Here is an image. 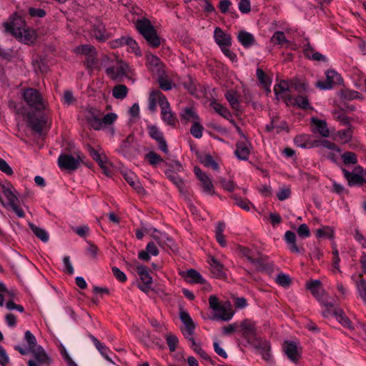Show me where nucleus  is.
<instances>
[{
	"label": "nucleus",
	"instance_id": "nucleus-1",
	"mask_svg": "<svg viewBox=\"0 0 366 366\" xmlns=\"http://www.w3.org/2000/svg\"><path fill=\"white\" fill-rule=\"evenodd\" d=\"M136 28L150 46L153 48L159 46L161 44L160 38L149 20L147 19L137 20L136 22Z\"/></svg>",
	"mask_w": 366,
	"mask_h": 366
},
{
	"label": "nucleus",
	"instance_id": "nucleus-2",
	"mask_svg": "<svg viewBox=\"0 0 366 366\" xmlns=\"http://www.w3.org/2000/svg\"><path fill=\"white\" fill-rule=\"evenodd\" d=\"M22 97L26 104L37 112L45 111L48 103L40 92L34 88H26L22 91Z\"/></svg>",
	"mask_w": 366,
	"mask_h": 366
},
{
	"label": "nucleus",
	"instance_id": "nucleus-3",
	"mask_svg": "<svg viewBox=\"0 0 366 366\" xmlns=\"http://www.w3.org/2000/svg\"><path fill=\"white\" fill-rule=\"evenodd\" d=\"M126 264L132 267L138 273L142 284L139 285V288L144 292L148 293L152 289V278L149 273L148 268L143 265H139L134 260L132 264L126 262Z\"/></svg>",
	"mask_w": 366,
	"mask_h": 366
},
{
	"label": "nucleus",
	"instance_id": "nucleus-4",
	"mask_svg": "<svg viewBox=\"0 0 366 366\" xmlns=\"http://www.w3.org/2000/svg\"><path fill=\"white\" fill-rule=\"evenodd\" d=\"M239 327L242 332V336L247 340L248 343L253 345L257 342V341L261 338L257 335L254 322L245 319L240 322Z\"/></svg>",
	"mask_w": 366,
	"mask_h": 366
},
{
	"label": "nucleus",
	"instance_id": "nucleus-5",
	"mask_svg": "<svg viewBox=\"0 0 366 366\" xmlns=\"http://www.w3.org/2000/svg\"><path fill=\"white\" fill-rule=\"evenodd\" d=\"M3 26L5 33L14 37L17 34H20L21 31L25 29V21L21 17L14 15L9 18V21L3 24Z\"/></svg>",
	"mask_w": 366,
	"mask_h": 366
},
{
	"label": "nucleus",
	"instance_id": "nucleus-6",
	"mask_svg": "<svg viewBox=\"0 0 366 366\" xmlns=\"http://www.w3.org/2000/svg\"><path fill=\"white\" fill-rule=\"evenodd\" d=\"M342 81V79L337 72L328 70L326 72V80L317 81L316 86L322 90L330 89L335 84H340Z\"/></svg>",
	"mask_w": 366,
	"mask_h": 366
},
{
	"label": "nucleus",
	"instance_id": "nucleus-7",
	"mask_svg": "<svg viewBox=\"0 0 366 366\" xmlns=\"http://www.w3.org/2000/svg\"><path fill=\"white\" fill-rule=\"evenodd\" d=\"M58 164L61 169L74 171L79 167L80 161L71 154H61L58 159Z\"/></svg>",
	"mask_w": 366,
	"mask_h": 366
},
{
	"label": "nucleus",
	"instance_id": "nucleus-8",
	"mask_svg": "<svg viewBox=\"0 0 366 366\" xmlns=\"http://www.w3.org/2000/svg\"><path fill=\"white\" fill-rule=\"evenodd\" d=\"M148 131L149 136L157 142L159 149L164 153L167 154L169 149L163 133L154 125L149 126Z\"/></svg>",
	"mask_w": 366,
	"mask_h": 366
},
{
	"label": "nucleus",
	"instance_id": "nucleus-9",
	"mask_svg": "<svg viewBox=\"0 0 366 366\" xmlns=\"http://www.w3.org/2000/svg\"><path fill=\"white\" fill-rule=\"evenodd\" d=\"M194 173L201 182V187L204 192L213 195L214 194V186L209 177L199 167H194Z\"/></svg>",
	"mask_w": 366,
	"mask_h": 366
},
{
	"label": "nucleus",
	"instance_id": "nucleus-10",
	"mask_svg": "<svg viewBox=\"0 0 366 366\" xmlns=\"http://www.w3.org/2000/svg\"><path fill=\"white\" fill-rule=\"evenodd\" d=\"M128 69L127 64L121 61H118L117 65L108 67L106 72L112 79H117L125 76Z\"/></svg>",
	"mask_w": 366,
	"mask_h": 366
},
{
	"label": "nucleus",
	"instance_id": "nucleus-11",
	"mask_svg": "<svg viewBox=\"0 0 366 366\" xmlns=\"http://www.w3.org/2000/svg\"><path fill=\"white\" fill-rule=\"evenodd\" d=\"M285 101L287 104L295 105L302 109H312L310 106L309 99L305 95H297L295 98H293L290 94H286L284 96Z\"/></svg>",
	"mask_w": 366,
	"mask_h": 366
},
{
	"label": "nucleus",
	"instance_id": "nucleus-12",
	"mask_svg": "<svg viewBox=\"0 0 366 366\" xmlns=\"http://www.w3.org/2000/svg\"><path fill=\"white\" fill-rule=\"evenodd\" d=\"M161 115L162 120L168 125L174 127L177 122V118L172 112L169 102L161 104Z\"/></svg>",
	"mask_w": 366,
	"mask_h": 366
},
{
	"label": "nucleus",
	"instance_id": "nucleus-13",
	"mask_svg": "<svg viewBox=\"0 0 366 366\" xmlns=\"http://www.w3.org/2000/svg\"><path fill=\"white\" fill-rule=\"evenodd\" d=\"M214 38L219 48L232 45V39L231 35L224 31L220 27L214 29Z\"/></svg>",
	"mask_w": 366,
	"mask_h": 366
},
{
	"label": "nucleus",
	"instance_id": "nucleus-14",
	"mask_svg": "<svg viewBox=\"0 0 366 366\" xmlns=\"http://www.w3.org/2000/svg\"><path fill=\"white\" fill-rule=\"evenodd\" d=\"M285 240L288 245V248L292 253L303 254L305 250L304 247H299L297 244V237L295 232L292 231H287L284 236Z\"/></svg>",
	"mask_w": 366,
	"mask_h": 366
},
{
	"label": "nucleus",
	"instance_id": "nucleus-15",
	"mask_svg": "<svg viewBox=\"0 0 366 366\" xmlns=\"http://www.w3.org/2000/svg\"><path fill=\"white\" fill-rule=\"evenodd\" d=\"M168 102L166 97L159 90H152L149 93V109L154 112L157 110V102L161 107V104Z\"/></svg>",
	"mask_w": 366,
	"mask_h": 366
},
{
	"label": "nucleus",
	"instance_id": "nucleus-16",
	"mask_svg": "<svg viewBox=\"0 0 366 366\" xmlns=\"http://www.w3.org/2000/svg\"><path fill=\"white\" fill-rule=\"evenodd\" d=\"M283 348L286 355L291 361L295 363L299 361L300 352L298 351L297 345L294 342L286 341Z\"/></svg>",
	"mask_w": 366,
	"mask_h": 366
},
{
	"label": "nucleus",
	"instance_id": "nucleus-17",
	"mask_svg": "<svg viewBox=\"0 0 366 366\" xmlns=\"http://www.w3.org/2000/svg\"><path fill=\"white\" fill-rule=\"evenodd\" d=\"M249 143L247 139L243 142H237L234 152L237 157L240 160H247L250 154Z\"/></svg>",
	"mask_w": 366,
	"mask_h": 366
},
{
	"label": "nucleus",
	"instance_id": "nucleus-18",
	"mask_svg": "<svg viewBox=\"0 0 366 366\" xmlns=\"http://www.w3.org/2000/svg\"><path fill=\"white\" fill-rule=\"evenodd\" d=\"M179 117L182 123L184 124L199 120V117L194 108L190 107L183 108L179 114Z\"/></svg>",
	"mask_w": 366,
	"mask_h": 366
},
{
	"label": "nucleus",
	"instance_id": "nucleus-19",
	"mask_svg": "<svg viewBox=\"0 0 366 366\" xmlns=\"http://www.w3.org/2000/svg\"><path fill=\"white\" fill-rule=\"evenodd\" d=\"M182 275L184 277L185 280L189 283L204 284L205 282V280L202 277L201 274L194 269H190L186 272H183Z\"/></svg>",
	"mask_w": 366,
	"mask_h": 366
},
{
	"label": "nucleus",
	"instance_id": "nucleus-20",
	"mask_svg": "<svg viewBox=\"0 0 366 366\" xmlns=\"http://www.w3.org/2000/svg\"><path fill=\"white\" fill-rule=\"evenodd\" d=\"M34 355L35 360L39 364L49 365L51 363V358L47 355L43 347L40 345L31 348L29 350Z\"/></svg>",
	"mask_w": 366,
	"mask_h": 366
},
{
	"label": "nucleus",
	"instance_id": "nucleus-21",
	"mask_svg": "<svg viewBox=\"0 0 366 366\" xmlns=\"http://www.w3.org/2000/svg\"><path fill=\"white\" fill-rule=\"evenodd\" d=\"M257 342L254 343L252 345L259 350V352L262 357V358L266 360L269 361L271 359V354L269 352L270 351V345L269 343L260 338L257 341Z\"/></svg>",
	"mask_w": 366,
	"mask_h": 366
},
{
	"label": "nucleus",
	"instance_id": "nucleus-22",
	"mask_svg": "<svg viewBox=\"0 0 366 366\" xmlns=\"http://www.w3.org/2000/svg\"><path fill=\"white\" fill-rule=\"evenodd\" d=\"M257 342L254 343L252 345L259 350V352L262 357V358L266 360L269 361L271 359V354L269 352L270 351V345L269 343L260 338L257 341Z\"/></svg>",
	"mask_w": 366,
	"mask_h": 366
},
{
	"label": "nucleus",
	"instance_id": "nucleus-23",
	"mask_svg": "<svg viewBox=\"0 0 366 366\" xmlns=\"http://www.w3.org/2000/svg\"><path fill=\"white\" fill-rule=\"evenodd\" d=\"M321 285L320 280H312L307 283V288L310 290L312 295L319 301L325 295V291L322 288Z\"/></svg>",
	"mask_w": 366,
	"mask_h": 366
},
{
	"label": "nucleus",
	"instance_id": "nucleus-24",
	"mask_svg": "<svg viewBox=\"0 0 366 366\" xmlns=\"http://www.w3.org/2000/svg\"><path fill=\"white\" fill-rule=\"evenodd\" d=\"M342 172L350 187L354 185H362L364 183H366V180L360 174L350 172L345 169H342Z\"/></svg>",
	"mask_w": 366,
	"mask_h": 366
},
{
	"label": "nucleus",
	"instance_id": "nucleus-25",
	"mask_svg": "<svg viewBox=\"0 0 366 366\" xmlns=\"http://www.w3.org/2000/svg\"><path fill=\"white\" fill-rule=\"evenodd\" d=\"M333 315L343 327L350 330H354L352 322L342 309H335Z\"/></svg>",
	"mask_w": 366,
	"mask_h": 366
},
{
	"label": "nucleus",
	"instance_id": "nucleus-26",
	"mask_svg": "<svg viewBox=\"0 0 366 366\" xmlns=\"http://www.w3.org/2000/svg\"><path fill=\"white\" fill-rule=\"evenodd\" d=\"M237 39L244 48H248L254 45L255 43L254 36L252 34L244 30L239 31Z\"/></svg>",
	"mask_w": 366,
	"mask_h": 366
},
{
	"label": "nucleus",
	"instance_id": "nucleus-27",
	"mask_svg": "<svg viewBox=\"0 0 366 366\" xmlns=\"http://www.w3.org/2000/svg\"><path fill=\"white\" fill-rule=\"evenodd\" d=\"M92 36L99 41H104L109 39V34L106 31L104 25L102 23H98L93 26Z\"/></svg>",
	"mask_w": 366,
	"mask_h": 366
},
{
	"label": "nucleus",
	"instance_id": "nucleus-28",
	"mask_svg": "<svg viewBox=\"0 0 366 366\" xmlns=\"http://www.w3.org/2000/svg\"><path fill=\"white\" fill-rule=\"evenodd\" d=\"M125 180L132 186L138 193H142L144 190L141 182L137 179V176L131 172H126L124 174Z\"/></svg>",
	"mask_w": 366,
	"mask_h": 366
},
{
	"label": "nucleus",
	"instance_id": "nucleus-29",
	"mask_svg": "<svg viewBox=\"0 0 366 366\" xmlns=\"http://www.w3.org/2000/svg\"><path fill=\"white\" fill-rule=\"evenodd\" d=\"M14 37L22 43L29 44L33 43L35 39V32L27 28L21 31L20 34H17Z\"/></svg>",
	"mask_w": 366,
	"mask_h": 366
},
{
	"label": "nucleus",
	"instance_id": "nucleus-30",
	"mask_svg": "<svg viewBox=\"0 0 366 366\" xmlns=\"http://www.w3.org/2000/svg\"><path fill=\"white\" fill-rule=\"evenodd\" d=\"M209 262L211 272L216 277L222 278L225 276L224 266L217 259L212 257Z\"/></svg>",
	"mask_w": 366,
	"mask_h": 366
},
{
	"label": "nucleus",
	"instance_id": "nucleus-31",
	"mask_svg": "<svg viewBox=\"0 0 366 366\" xmlns=\"http://www.w3.org/2000/svg\"><path fill=\"white\" fill-rule=\"evenodd\" d=\"M2 192L8 200V204H14V202H19V199L16 195L12 191L13 187L11 184L8 183L7 186L5 184H1Z\"/></svg>",
	"mask_w": 366,
	"mask_h": 366
},
{
	"label": "nucleus",
	"instance_id": "nucleus-32",
	"mask_svg": "<svg viewBox=\"0 0 366 366\" xmlns=\"http://www.w3.org/2000/svg\"><path fill=\"white\" fill-rule=\"evenodd\" d=\"M225 224L223 222H218L215 229V237L217 242L223 247L227 246V241L224 235Z\"/></svg>",
	"mask_w": 366,
	"mask_h": 366
},
{
	"label": "nucleus",
	"instance_id": "nucleus-33",
	"mask_svg": "<svg viewBox=\"0 0 366 366\" xmlns=\"http://www.w3.org/2000/svg\"><path fill=\"white\" fill-rule=\"evenodd\" d=\"M29 123L32 129L38 133H41L46 124V122L43 118H37L32 115L29 117Z\"/></svg>",
	"mask_w": 366,
	"mask_h": 366
},
{
	"label": "nucleus",
	"instance_id": "nucleus-34",
	"mask_svg": "<svg viewBox=\"0 0 366 366\" xmlns=\"http://www.w3.org/2000/svg\"><path fill=\"white\" fill-rule=\"evenodd\" d=\"M134 139V135L129 134L125 139L122 141L118 151L124 155L128 154L132 150Z\"/></svg>",
	"mask_w": 366,
	"mask_h": 366
},
{
	"label": "nucleus",
	"instance_id": "nucleus-35",
	"mask_svg": "<svg viewBox=\"0 0 366 366\" xmlns=\"http://www.w3.org/2000/svg\"><path fill=\"white\" fill-rule=\"evenodd\" d=\"M252 264L256 265L259 270H265L268 268L267 257L258 253V257L254 256Z\"/></svg>",
	"mask_w": 366,
	"mask_h": 366
},
{
	"label": "nucleus",
	"instance_id": "nucleus-36",
	"mask_svg": "<svg viewBox=\"0 0 366 366\" xmlns=\"http://www.w3.org/2000/svg\"><path fill=\"white\" fill-rule=\"evenodd\" d=\"M312 123L322 137H329L330 132L325 121L313 118Z\"/></svg>",
	"mask_w": 366,
	"mask_h": 366
},
{
	"label": "nucleus",
	"instance_id": "nucleus-37",
	"mask_svg": "<svg viewBox=\"0 0 366 366\" xmlns=\"http://www.w3.org/2000/svg\"><path fill=\"white\" fill-rule=\"evenodd\" d=\"M210 106L214 109V110L218 113L219 115L227 119H229L232 117V114L228 109L223 105L217 103V102H212L210 103Z\"/></svg>",
	"mask_w": 366,
	"mask_h": 366
},
{
	"label": "nucleus",
	"instance_id": "nucleus-38",
	"mask_svg": "<svg viewBox=\"0 0 366 366\" xmlns=\"http://www.w3.org/2000/svg\"><path fill=\"white\" fill-rule=\"evenodd\" d=\"M146 59L147 64L149 66L151 69H154L155 68L157 69V71L160 69L162 67V61L159 58H158L157 56L151 54L147 53L146 54Z\"/></svg>",
	"mask_w": 366,
	"mask_h": 366
},
{
	"label": "nucleus",
	"instance_id": "nucleus-39",
	"mask_svg": "<svg viewBox=\"0 0 366 366\" xmlns=\"http://www.w3.org/2000/svg\"><path fill=\"white\" fill-rule=\"evenodd\" d=\"M128 94V89L124 84H118L112 89V95L119 99H124Z\"/></svg>",
	"mask_w": 366,
	"mask_h": 366
},
{
	"label": "nucleus",
	"instance_id": "nucleus-40",
	"mask_svg": "<svg viewBox=\"0 0 366 366\" xmlns=\"http://www.w3.org/2000/svg\"><path fill=\"white\" fill-rule=\"evenodd\" d=\"M75 51L78 54H84L86 57L97 54L95 48L89 44L79 46L76 48Z\"/></svg>",
	"mask_w": 366,
	"mask_h": 366
},
{
	"label": "nucleus",
	"instance_id": "nucleus-41",
	"mask_svg": "<svg viewBox=\"0 0 366 366\" xmlns=\"http://www.w3.org/2000/svg\"><path fill=\"white\" fill-rule=\"evenodd\" d=\"M225 98L227 99L232 109L235 110H239V102L236 92H234V91H227L225 94Z\"/></svg>",
	"mask_w": 366,
	"mask_h": 366
},
{
	"label": "nucleus",
	"instance_id": "nucleus-42",
	"mask_svg": "<svg viewBox=\"0 0 366 366\" xmlns=\"http://www.w3.org/2000/svg\"><path fill=\"white\" fill-rule=\"evenodd\" d=\"M90 339L92 340L96 348L99 350V352L109 361H111V359L107 355V352L109 349L107 346L101 343L94 336L92 335H89Z\"/></svg>",
	"mask_w": 366,
	"mask_h": 366
},
{
	"label": "nucleus",
	"instance_id": "nucleus-43",
	"mask_svg": "<svg viewBox=\"0 0 366 366\" xmlns=\"http://www.w3.org/2000/svg\"><path fill=\"white\" fill-rule=\"evenodd\" d=\"M313 52V49L311 46H308V48L305 49L304 51V54L306 57L310 59H312L315 61H326L325 56H324L320 52Z\"/></svg>",
	"mask_w": 366,
	"mask_h": 366
},
{
	"label": "nucleus",
	"instance_id": "nucleus-44",
	"mask_svg": "<svg viewBox=\"0 0 366 366\" xmlns=\"http://www.w3.org/2000/svg\"><path fill=\"white\" fill-rule=\"evenodd\" d=\"M29 226L34 234L41 241L46 242L49 240V235L44 229L32 224H30Z\"/></svg>",
	"mask_w": 366,
	"mask_h": 366
},
{
	"label": "nucleus",
	"instance_id": "nucleus-45",
	"mask_svg": "<svg viewBox=\"0 0 366 366\" xmlns=\"http://www.w3.org/2000/svg\"><path fill=\"white\" fill-rule=\"evenodd\" d=\"M289 90V86L287 81H282L279 84H276L274 87V92L277 97L280 96L282 98H284V96L287 94L285 92Z\"/></svg>",
	"mask_w": 366,
	"mask_h": 366
},
{
	"label": "nucleus",
	"instance_id": "nucleus-46",
	"mask_svg": "<svg viewBox=\"0 0 366 366\" xmlns=\"http://www.w3.org/2000/svg\"><path fill=\"white\" fill-rule=\"evenodd\" d=\"M357 288L362 300L366 303V280L360 274V280L357 282Z\"/></svg>",
	"mask_w": 366,
	"mask_h": 366
},
{
	"label": "nucleus",
	"instance_id": "nucleus-47",
	"mask_svg": "<svg viewBox=\"0 0 366 366\" xmlns=\"http://www.w3.org/2000/svg\"><path fill=\"white\" fill-rule=\"evenodd\" d=\"M203 129L204 128L199 120H197L193 122L190 128V133L194 137L199 139L202 137Z\"/></svg>",
	"mask_w": 366,
	"mask_h": 366
},
{
	"label": "nucleus",
	"instance_id": "nucleus-48",
	"mask_svg": "<svg viewBox=\"0 0 366 366\" xmlns=\"http://www.w3.org/2000/svg\"><path fill=\"white\" fill-rule=\"evenodd\" d=\"M201 162L207 167H210L214 170L219 169V165L213 159V157L210 154L204 155L202 159Z\"/></svg>",
	"mask_w": 366,
	"mask_h": 366
},
{
	"label": "nucleus",
	"instance_id": "nucleus-49",
	"mask_svg": "<svg viewBox=\"0 0 366 366\" xmlns=\"http://www.w3.org/2000/svg\"><path fill=\"white\" fill-rule=\"evenodd\" d=\"M271 41L274 44L283 45L288 42L284 32L276 31L271 38Z\"/></svg>",
	"mask_w": 366,
	"mask_h": 366
},
{
	"label": "nucleus",
	"instance_id": "nucleus-50",
	"mask_svg": "<svg viewBox=\"0 0 366 366\" xmlns=\"http://www.w3.org/2000/svg\"><path fill=\"white\" fill-rule=\"evenodd\" d=\"M167 344L171 352H174L177 350L178 344V338L176 335L171 333L167 334L166 336Z\"/></svg>",
	"mask_w": 366,
	"mask_h": 366
},
{
	"label": "nucleus",
	"instance_id": "nucleus-51",
	"mask_svg": "<svg viewBox=\"0 0 366 366\" xmlns=\"http://www.w3.org/2000/svg\"><path fill=\"white\" fill-rule=\"evenodd\" d=\"M352 132L351 128L347 129L340 130L337 133L338 138L344 143L348 142L352 139Z\"/></svg>",
	"mask_w": 366,
	"mask_h": 366
},
{
	"label": "nucleus",
	"instance_id": "nucleus-52",
	"mask_svg": "<svg viewBox=\"0 0 366 366\" xmlns=\"http://www.w3.org/2000/svg\"><path fill=\"white\" fill-rule=\"evenodd\" d=\"M316 236L318 238L327 237L328 239H332L333 237V230L329 227L318 229L316 231Z\"/></svg>",
	"mask_w": 366,
	"mask_h": 366
},
{
	"label": "nucleus",
	"instance_id": "nucleus-53",
	"mask_svg": "<svg viewBox=\"0 0 366 366\" xmlns=\"http://www.w3.org/2000/svg\"><path fill=\"white\" fill-rule=\"evenodd\" d=\"M237 249L240 254L246 257L249 262L252 261V258L254 257V254L249 248L238 245Z\"/></svg>",
	"mask_w": 366,
	"mask_h": 366
},
{
	"label": "nucleus",
	"instance_id": "nucleus-54",
	"mask_svg": "<svg viewBox=\"0 0 366 366\" xmlns=\"http://www.w3.org/2000/svg\"><path fill=\"white\" fill-rule=\"evenodd\" d=\"M342 159L345 164H355L357 162V156L351 152H346L342 155Z\"/></svg>",
	"mask_w": 366,
	"mask_h": 366
},
{
	"label": "nucleus",
	"instance_id": "nucleus-55",
	"mask_svg": "<svg viewBox=\"0 0 366 366\" xmlns=\"http://www.w3.org/2000/svg\"><path fill=\"white\" fill-rule=\"evenodd\" d=\"M257 77L258 80L265 87H268L271 84V80L268 78L264 71L259 68L257 69Z\"/></svg>",
	"mask_w": 366,
	"mask_h": 366
},
{
	"label": "nucleus",
	"instance_id": "nucleus-56",
	"mask_svg": "<svg viewBox=\"0 0 366 366\" xmlns=\"http://www.w3.org/2000/svg\"><path fill=\"white\" fill-rule=\"evenodd\" d=\"M218 314L215 315V318L219 319L224 321L229 320L232 316L233 313L228 312L224 306H222V309L217 311Z\"/></svg>",
	"mask_w": 366,
	"mask_h": 366
},
{
	"label": "nucleus",
	"instance_id": "nucleus-57",
	"mask_svg": "<svg viewBox=\"0 0 366 366\" xmlns=\"http://www.w3.org/2000/svg\"><path fill=\"white\" fill-rule=\"evenodd\" d=\"M146 159L148 160L150 164L154 165L163 162V159L161 156L154 152H150L146 154Z\"/></svg>",
	"mask_w": 366,
	"mask_h": 366
},
{
	"label": "nucleus",
	"instance_id": "nucleus-58",
	"mask_svg": "<svg viewBox=\"0 0 366 366\" xmlns=\"http://www.w3.org/2000/svg\"><path fill=\"white\" fill-rule=\"evenodd\" d=\"M276 282L279 285L288 287L291 284V279L289 275L281 273L277 275Z\"/></svg>",
	"mask_w": 366,
	"mask_h": 366
},
{
	"label": "nucleus",
	"instance_id": "nucleus-59",
	"mask_svg": "<svg viewBox=\"0 0 366 366\" xmlns=\"http://www.w3.org/2000/svg\"><path fill=\"white\" fill-rule=\"evenodd\" d=\"M24 337L29 345V350L38 346L36 337L29 330L25 332Z\"/></svg>",
	"mask_w": 366,
	"mask_h": 366
},
{
	"label": "nucleus",
	"instance_id": "nucleus-60",
	"mask_svg": "<svg viewBox=\"0 0 366 366\" xmlns=\"http://www.w3.org/2000/svg\"><path fill=\"white\" fill-rule=\"evenodd\" d=\"M232 197L234 199L235 204H237L238 207L246 211L249 210V204L250 202L248 200L242 199L241 197H239L236 195H233Z\"/></svg>",
	"mask_w": 366,
	"mask_h": 366
},
{
	"label": "nucleus",
	"instance_id": "nucleus-61",
	"mask_svg": "<svg viewBox=\"0 0 366 366\" xmlns=\"http://www.w3.org/2000/svg\"><path fill=\"white\" fill-rule=\"evenodd\" d=\"M219 182L224 189L228 192L234 191L235 188V184L232 180H227L224 178H219Z\"/></svg>",
	"mask_w": 366,
	"mask_h": 366
},
{
	"label": "nucleus",
	"instance_id": "nucleus-62",
	"mask_svg": "<svg viewBox=\"0 0 366 366\" xmlns=\"http://www.w3.org/2000/svg\"><path fill=\"white\" fill-rule=\"evenodd\" d=\"M272 121L274 122V129H275L277 133H280L284 130H288V126L285 122H280L278 118H273Z\"/></svg>",
	"mask_w": 366,
	"mask_h": 366
},
{
	"label": "nucleus",
	"instance_id": "nucleus-63",
	"mask_svg": "<svg viewBox=\"0 0 366 366\" xmlns=\"http://www.w3.org/2000/svg\"><path fill=\"white\" fill-rule=\"evenodd\" d=\"M209 307L215 312L222 309V305L219 302V299L215 295H211L209 297Z\"/></svg>",
	"mask_w": 366,
	"mask_h": 366
},
{
	"label": "nucleus",
	"instance_id": "nucleus-64",
	"mask_svg": "<svg viewBox=\"0 0 366 366\" xmlns=\"http://www.w3.org/2000/svg\"><path fill=\"white\" fill-rule=\"evenodd\" d=\"M297 232L302 238L309 237L310 236V231L306 224H302L297 228Z\"/></svg>",
	"mask_w": 366,
	"mask_h": 366
}]
</instances>
